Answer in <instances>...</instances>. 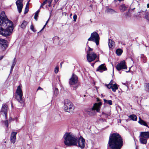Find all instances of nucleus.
I'll use <instances>...</instances> for the list:
<instances>
[{
	"mask_svg": "<svg viewBox=\"0 0 149 149\" xmlns=\"http://www.w3.org/2000/svg\"><path fill=\"white\" fill-rule=\"evenodd\" d=\"M105 11L106 12L108 13L111 14H114L116 12L113 9L108 8H107V9Z\"/></svg>",
	"mask_w": 149,
	"mask_h": 149,
	"instance_id": "obj_20",
	"label": "nucleus"
},
{
	"mask_svg": "<svg viewBox=\"0 0 149 149\" xmlns=\"http://www.w3.org/2000/svg\"><path fill=\"white\" fill-rule=\"evenodd\" d=\"M30 28L31 29L33 32H35L36 31V30L34 28V26L33 24L31 25L30 26Z\"/></svg>",
	"mask_w": 149,
	"mask_h": 149,
	"instance_id": "obj_30",
	"label": "nucleus"
},
{
	"mask_svg": "<svg viewBox=\"0 0 149 149\" xmlns=\"http://www.w3.org/2000/svg\"><path fill=\"white\" fill-rule=\"evenodd\" d=\"M77 16L76 14H75L73 16V18L74 19V22H76V19H77Z\"/></svg>",
	"mask_w": 149,
	"mask_h": 149,
	"instance_id": "obj_35",
	"label": "nucleus"
},
{
	"mask_svg": "<svg viewBox=\"0 0 149 149\" xmlns=\"http://www.w3.org/2000/svg\"><path fill=\"white\" fill-rule=\"evenodd\" d=\"M123 52L122 50L120 49H117L116 51V54L118 56L120 55Z\"/></svg>",
	"mask_w": 149,
	"mask_h": 149,
	"instance_id": "obj_26",
	"label": "nucleus"
},
{
	"mask_svg": "<svg viewBox=\"0 0 149 149\" xmlns=\"http://www.w3.org/2000/svg\"><path fill=\"white\" fill-rule=\"evenodd\" d=\"M4 123L6 127H8V120H6L4 122Z\"/></svg>",
	"mask_w": 149,
	"mask_h": 149,
	"instance_id": "obj_36",
	"label": "nucleus"
},
{
	"mask_svg": "<svg viewBox=\"0 0 149 149\" xmlns=\"http://www.w3.org/2000/svg\"><path fill=\"white\" fill-rule=\"evenodd\" d=\"M13 23L7 18L4 12L0 16V34L4 36L11 35L13 31Z\"/></svg>",
	"mask_w": 149,
	"mask_h": 149,
	"instance_id": "obj_1",
	"label": "nucleus"
},
{
	"mask_svg": "<svg viewBox=\"0 0 149 149\" xmlns=\"http://www.w3.org/2000/svg\"><path fill=\"white\" fill-rule=\"evenodd\" d=\"M46 24H45L44 25V26L43 27V28L40 31H41L42 30H43L45 28V26H46Z\"/></svg>",
	"mask_w": 149,
	"mask_h": 149,
	"instance_id": "obj_41",
	"label": "nucleus"
},
{
	"mask_svg": "<svg viewBox=\"0 0 149 149\" xmlns=\"http://www.w3.org/2000/svg\"><path fill=\"white\" fill-rule=\"evenodd\" d=\"M59 0H54L55 2L56 3Z\"/></svg>",
	"mask_w": 149,
	"mask_h": 149,
	"instance_id": "obj_48",
	"label": "nucleus"
},
{
	"mask_svg": "<svg viewBox=\"0 0 149 149\" xmlns=\"http://www.w3.org/2000/svg\"><path fill=\"white\" fill-rule=\"evenodd\" d=\"M108 144L111 149H120L123 145V140L118 134L113 133L109 136Z\"/></svg>",
	"mask_w": 149,
	"mask_h": 149,
	"instance_id": "obj_2",
	"label": "nucleus"
},
{
	"mask_svg": "<svg viewBox=\"0 0 149 149\" xmlns=\"http://www.w3.org/2000/svg\"><path fill=\"white\" fill-rule=\"evenodd\" d=\"M127 8L124 5H121L119 7V9L121 12H123Z\"/></svg>",
	"mask_w": 149,
	"mask_h": 149,
	"instance_id": "obj_23",
	"label": "nucleus"
},
{
	"mask_svg": "<svg viewBox=\"0 0 149 149\" xmlns=\"http://www.w3.org/2000/svg\"><path fill=\"white\" fill-rule=\"evenodd\" d=\"M48 0H45V1L43 2V3L41 4L40 6V8L42 7L43 6L45 5L46 3L47 2Z\"/></svg>",
	"mask_w": 149,
	"mask_h": 149,
	"instance_id": "obj_34",
	"label": "nucleus"
},
{
	"mask_svg": "<svg viewBox=\"0 0 149 149\" xmlns=\"http://www.w3.org/2000/svg\"><path fill=\"white\" fill-rule=\"evenodd\" d=\"M28 11H29L28 8H27L26 7L25 9V10L24 11V13H25V14L26 13L28 12Z\"/></svg>",
	"mask_w": 149,
	"mask_h": 149,
	"instance_id": "obj_37",
	"label": "nucleus"
},
{
	"mask_svg": "<svg viewBox=\"0 0 149 149\" xmlns=\"http://www.w3.org/2000/svg\"><path fill=\"white\" fill-rule=\"evenodd\" d=\"M63 139L64 144L66 146L77 145V137L71 133H66L63 136Z\"/></svg>",
	"mask_w": 149,
	"mask_h": 149,
	"instance_id": "obj_3",
	"label": "nucleus"
},
{
	"mask_svg": "<svg viewBox=\"0 0 149 149\" xmlns=\"http://www.w3.org/2000/svg\"><path fill=\"white\" fill-rule=\"evenodd\" d=\"M17 132H12L11 134L10 140L11 143L14 144L16 141V135Z\"/></svg>",
	"mask_w": 149,
	"mask_h": 149,
	"instance_id": "obj_15",
	"label": "nucleus"
},
{
	"mask_svg": "<svg viewBox=\"0 0 149 149\" xmlns=\"http://www.w3.org/2000/svg\"><path fill=\"white\" fill-rule=\"evenodd\" d=\"M78 81L77 76L73 73L69 79V84L70 86H73V85L76 84Z\"/></svg>",
	"mask_w": 149,
	"mask_h": 149,
	"instance_id": "obj_10",
	"label": "nucleus"
},
{
	"mask_svg": "<svg viewBox=\"0 0 149 149\" xmlns=\"http://www.w3.org/2000/svg\"><path fill=\"white\" fill-rule=\"evenodd\" d=\"M115 42L109 39V46L110 48H112L114 45Z\"/></svg>",
	"mask_w": 149,
	"mask_h": 149,
	"instance_id": "obj_21",
	"label": "nucleus"
},
{
	"mask_svg": "<svg viewBox=\"0 0 149 149\" xmlns=\"http://www.w3.org/2000/svg\"><path fill=\"white\" fill-rule=\"evenodd\" d=\"M109 89L111 88L112 89V91L113 92H115L116 91V90H117L118 88L117 86V85L116 84H113V85L112 86H110V87H109Z\"/></svg>",
	"mask_w": 149,
	"mask_h": 149,
	"instance_id": "obj_18",
	"label": "nucleus"
},
{
	"mask_svg": "<svg viewBox=\"0 0 149 149\" xmlns=\"http://www.w3.org/2000/svg\"><path fill=\"white\" fill-rule=\"evenodd\" d=\"M53 0H48L47 2L49 3L48 6L50 7L51 6V4Z\"/></svg>",
	"mask_w": 149,
	"mask_h": 149,
	"instance_id": "obj_33",
	"label": "nucleus"
},
{
	"mask_svg": "<svg viewBox=\"0 0 149 149\" xmlns=\"http://www.w3.org/2000/svg\"><path fill=\"white\" fill-rule=\"evenodd\" d=\"M27 24V22L25 21H24L21 25V27L22 29H25Z\"/></svg>",
	"mask_w": 149,
	"mask_h": 149,
	"instance_id": "obj_24",
	"label": "nucleus"
},
{
	"mask_svg": "<svg viewBox=\"0 0 149 149\" xmlns=\"http://www.w3.org/2000/svg\"><path fill=\"white\" fill-rule=\"evenodd\" d=\"M8 106L6 104H3L0 111L1 113L3 115H5L6 118L7 117V113Z\"/></svg>",
	"mask_w": 149,
	"mask_h": 149,
	"instance_id": "obj_14",
	"label": "nucleus"
},
{
	"mask_svg": "<svg viewBox=\"0 0 149 149\" xmlns=\"http://www.w3.org/2000/svg\"><path fill=\"white\" fill-rule=\"evenodd\" d=\"M116 68L117 70L118 71L122 69H126L127 66L126 65L125 62L124 61H121L117 65Z\"/></svg>",
	"mask_w": 149,
	"mask_h": 149,
	"instance_id": "obj_12",
	"label": "nucleus"
},
{
	"mask_svg": "<svg viewBox=\"0 0 149 149\" xmlns=\"http://www.w3.org/2000/svg\"><path fill=\"white\" fill-rule=\"evenodd\" d=\"M62 63V62H61L60 63V65H61V67H62V63Z\"/></svg>",
	"mask_w": 149,
	"mask_h": 149,
	"instance_id": "obj_47",
	"label": "nucleus"
},
{
	"mask_svg": "<svg viewBox=\"0 0 149 149\" xmlns=\"http://www.w3.org/2000/svg\"><path fill=\"white\" fill-rule=\"evenodd\" d=\"M40 12V10H38L35 13V15L34 17V19L36 20H37V18L38 17V14Z\"/></svg>",
	"mask_w": 149,
	"mask_h": 149,
	"instance_id": "obj_29",
	"label": "nucleus"
},
{
	"mask_svg": "<svg viewBox=\"0 0 149 149\" xmlns=\"http://www.w3.org/2000/svg\"><path fill=\"white\" fill-rule=\"evenodd\" d=\"M113 81L112 80H111L110 83L108 84H106L105 86L108 88L109 87H110V86H112L113 85Z\"/></svg>",
	"mask_w": 149,
	"mask_h": 149,
	"instance_id": "obj_28",
	"label": "nucleus"
},
{
	"mask_svg": "<svg viewBox=\"0 0 149 149\" xmlns=\"http://www.w3.org/2000/svg\"><path fill=\"white\" fill-rule=\"evenodd\" d=\"M3 58V56H0V60L1 59Z\"/></svg>",
	"mask_w": 149,
	"mask_h": 149,
	"instance_id": "obj_45",
	"label": "nucleus"
},
{
	"mask_svg": "<svg viewBox=\"0 0 149 149\" xmlns=\"http://www.w3.org/2000/svg\"><path fill=\"white\" fill-rule=\"evenodd\" d=\"M149 138V132H141L140 133L139 141L143 144H146L147 139Z\"/></svg>",
	"mask_w": 149,
	"mask_h": 149,
	"instance_id": "obj_8",
	"label": "nucleus"
},
{
	"mask_svg": "<svg viewBox=\"0 0 149 149\" xmlns=\"http://www.w3.org/2000/svg\"><path fill=\"white\" fill-rule=\"evenodd\" d=\"M102 104V103L100 102L98 103H95L92 108L86 109L87 113L91 116H93L96 113L95 111L97 112H99Z\"/></svg>",
	"mask_w": 149,
	"mask_h": 149,
	"instance_id": "obj_4",
	"label": "nucleus"
},
{
	"mask_svg": "<svg viewBox=\"0 0 149 149\" xmlns=\"http://www.w3.org/2000/svg\"><path fill=\"white\" fill-rule=\"evenodd\" d=\"M146 88L148 89V91H149V83L146 84Z\"/></svg>",
	"mask_w": 149,
	"mask_h": 149,
	"instance_id": "obj_38",
	"label": "nucleus"
},
{
	"mask_svg": "<svg viewBox=\"0 0 149 149\" xmlns=\"http://www.w3.org/2000/svg\"><path fill=\"white\" fill-rule=\"evenodd\" d=\"M29 3V1H28L27 2V4H26V7L27 8H28Z\"/></svg>",
	"mask_w": 149,
	"mask_h": 149,
	"instance_id": "obj_40",
	"label": "nucleus"
},
{
	"mask_svg": "<svg viewBox=\"0 0 149 149\" xmlns=\"http://www.w3.org/2000/svg\"><path fill=\"white\" fill-rule=\"evenodd\" d=\"M54 149H58V148H55Z\"/></svg>",
	"mask_w": 149,
	"mask_h": 149,
	"instance_id": "obj_50",
	"label": "nucleus"
},
{
	"mask_svg": "<svg viewBox=\"0 0 149 149\" xmlns=\"http://www.w3.org/2000/svg\"><path fill=\"white\" fill-rule=\"evenodd\" d=\"M55 93H56L57 94L58 93V89L57 88H55Z\"/></svg>",
	"mask_w": 149,
	"mask_h": 149,
	"instance_id": "obj_39",
	"label": "nucleus"
},
{
	"mask_svg": "<svg viewBox=\"0 0 149 149\" xmlns=\"http://www.w3.org/2000/svg\"><path fill=\"white\" fill-rule=\"evenodd\" d=\"M107 70V68L104 66V64H103L101 65L98 67V68L96 70V71L102 72L103 71H105Z\"/></svg>",
	"mask_w": 149,
	"mask_h": 149,
	"instance_id": "obj_16",
	"label": "nucleus"
},
{
	"mask_svg": "<svg viewBox=\"0 0 149 149\" xmlns=\"http://www.w3.org/2000/svg\"><path fill=\"white\" fill-rule=\"evenodd\" d=\"M0 42V44L1 45V48L3 50H4L7 47V41L2 39H1Z\"/></svg>",
	"mask_w": 149,
	"mask_h": 149,
	"instance_id": "obj_17",
	"label": "nucleus"
},
{
	"mask_svg": "<svg viewBox=\"0 0 149 149\" xmlns=\"http://www.w3.org/2000/svg\"><path fill=\"white\" fill-rule=\"evenodd\" d=\"M72 15V14H71L70 15V16L71 17Z\"/></svg>",
	"mask_w": 149,
	"mask_h": 149,
	"instance_id": "obj_51",
	"label": "nucleus"
},
{
	"mask_svg": "<svg viewBox=\"0 0 149 149\" xmlns=\"http://www.w3.org/2000/svg\"><path fill=\"white\" fill-rule=\"evenodd\" d=\"M63 107L64 110L68 112L72 111L74 109L73 104L68 99H65L64 100Z\"/></svg>",
	"mask_w": 149,
	"mask_h": 149,
	"instance_id": "obj_7",
	"label": "nucleus"
},
{
	"mask_svg": "<svg viewBox=\"0 0 149 149\" xmlns=\"http://www.w3.org/2000/svg\"><path fill=\"white\" fill-rule=\"evenodd\" d=\"M88 47V50L86 51V58L88 61L91 62L94 61L97 57V54L93 52V49L90 47L88 45H87Z\"/></svg>",
	"mask_w": 149,
	"mask_h": 149,
	"instance_id": "obj_5",
	"label": "nucleus"
},
{
	"mask_svg": "<svg viewBox=\"0 0 149 149\" xmlns=\"http://www.w3.org/2000/svg\"><path fill=\"white\" fill-rule=\"evenodd\" d=\"M130 68H129V70L128 71H126V72H130Z\"/></svg>",
	"mask_w": 149,
	"mask_h": 149,
	"instance_id": "obj_49",
	"label": "nucleus"
},
{
	"mask_svg": "<svg viewBox=\"0 0 149 149\" xmlns=\"http://www.w3.org/2000/svg\"><path fill=\"white\" fill-rule=\"evenodd\" d=\"M21 87V85H19L17 87L16 91V95L15 96V98L20 103L22 104L24 102V100L22 97L23 93Z\"/></svg>",
	"mask_w": 149,
	"mask_h": 149,
	"instance_id": "obj_6",
	"label": "nucleus"
},
{
	"mask_svg": "<svg viewBox=\"0 0 149 149\" xmlns=\"http://www.w3.org/2000/svg\"><path fill=\"white\" fill-rule=\"evenodd\" d=\"M138 123L141 125H143L147 127H148V125H147L146 122L141 119L140 118H139V120Z\"/></svg>",
	"mask_w": 149,
	"mask_h": 149,
	"instance_id": "obj_19",
	"label": "nucleus"
},
{
	"mask_svg": "<svg viewBox=\"0 0 149 149\" xmlns=\"http://www.w3.org/2000/svg\"><path fill=\"white\" fill-rule=\"evenodd\" d=\"M147 7L148 8H149V4H147Z\"/></svg>",
	"mask_w": 149,
	"mask_h": 149,
	"instance_id": "obj_46",
	"label": "nucleus"
},
{
	"mask_svg": "<svg viewBox=\"0 0 149 149\" xmlns=\"http://www.w3.org/2000/svg\"><path fill=\"white\" fill-rule=\"evenodd\" d=\"M149 13L148 12H146L145 13V17L147 20H148Z\"/></svg>",
	"mask_w": 149,
	"mask_h": 149,
	"instance_id": "obj_31",
	"label": "nucleus"
},
{
	"mask_svg": "<svg viewBox=\"0 0 149 149\" xmlns=\"http://www.w3.org/2000/svg\"><path fill=\"white\" fill-rule=\"evenodd\" d=\"M23 0H17L16 2L18 11L19 13L21 12L23 7Z\"/></svg>",
	"mask_w": 149,
	"mask_h": 149,
	"instance_id": "obj_13",
	"label": "nucleus"
},
{
	"mask_svg": "<svg viewBox=\"0 0 149 149\" xmlns=\"http://www.w3.org/2000/svg\"><path fill=\"white\" fill-rule=\"evenodd\" d=\"M104 101L105 104H107L110 105H111L112 104V101L111 100H107L105 99H104Z\"/></svg>",
	"mask_w": 149,
	"mask_h": 149,
	"instance_id": "obj_27",
	"label": "nucleus"
},
{
	"mask_svg": "<svg viewBox=\"0 0 149 149\" xmlns=\"http://www.w3.org/2000/svg\"><path fill=\"white\" fill-rule=\"evenodd\" d=\"M118 1H121L122 0H118Z\"/></svg>",
	"mask_w": 149,
	"mask_h": 149,
	"instance_id": "obj_52",
	"label": "nucleus"
},
{
	"mask_svg": "<svg viewBox=\"0 0 149 149\" xmlns=\"http://www.w3.org/2000/svg\"><path fill=\"white\" fill-rule=\"evenodd\" d=\"M129 117L133 121H136L137 120V117L134 114L130 115L129 116Z\"/></svg>",
	"mask_w": 149,
	"mask_h": 149,
	"instance_id": "obj_22",
	"label": "nucleus"
},
{
	"mask_svg": "<svg viewBox=\"0 0 149 149\" xmlns=\"http://www.w3.org/2000/svg\"><path fill=\"white\" fill-rule=\"evenodd\" d=\"M100 37L99 34L96 32L91 33L90 37L88 39V41H91L95 42L97 45L99 43Z\"/></svg>",
	"mask_w": 149,
	"mask_h": 149,
	"instance_id": "obj_9",
	"label": "nucleus"
},
{
	"mask_svg": "<svg viewBox=\"0 0 149 149\" xmlns=\"http://www.w3.org/2000/svg\"><path fill=\"white\" fill-rule=\"evenodd\" d=\"M42 90L43 89L42 88H41V87H39L37 89V90Z\"/></svg>",
	"mask_w": 149,
	"mask_h": 149,
	"instance_id": "obj_42",
	"label": "nucleus"
},
{
	"mask_svg": "<svg viewBox=\"0 0 149 149\" xmlns=\"http://www.w3.org/2000/svg\"><path fill=\"white\" fill-rule=\"evenodd\" d=\"M78 86H75L74 87L73 89L74 90H76V89L77 88V87Z\"/></svg>",
	"mask_w": 149,
	"mask_h": 149,
	"instance_id": "obj_43",
	"label": "nucleus"
},
{
	"mask_svg": "<svg viewBox=\"0 0 149 149\" xmlns=\"http://www.w3.org/2000/svg\"><path fill=\"white\" fill-rule=\"evenodd\" d=\"M16 63V59L15 58L13 60V62L11 66V69H10V72L12 71L13 70V68Z\"/></svg>",
	"mask_w": 149,
	"mask_h": 149,
	"instance_id": "obj_25",
	"label": "nucleus"
},
{
	"mask_svg": "<svg viewBox=\"0 0 149 149\" xmlns=\"http://www.w3.org/2000/svg\"><path fill=\"white\" fill-rule=\"evenodd\" d=\"M58 71V67H56L55 68L54 72L55 73H57Z\"/></svg>",
	"mask_w": 149,
	"mask_h": 149,
	"instance_id": "obj_32",
	"label": "nucleus"
},
{
	"mask_svg": "<svg viewBox=\"0 0 149 149\" xmlns=\"http://www.w3.org/2000/svg\"><path fill=\"white\" fill-rule=\"evenodd\" d=\"M85 140L82 136H80L78 139L77 138V145H75V146H77L82 149L85 147Z\"/></svg>",
	"mask_w": 149,
	"mask_h": 149,
	"instance_id": "obj_11",
	"label": "nucleus"
},
{
	"mask_svg": "<svg viewBox=\"0 0 149 149\" xmlns=\"http://www.w3.org/2000/svg\"><path fill=\"white\" fill-rule=\"evenodd\" d=\"M49 18L48 19V20L46 22V24H45L46 25H47V24L48 22V21H49Z\"/></svg>",
	"mask_w": 149,
	"mask_h": 149,
	"instance_id": "obj_44",
	"label": "nucleus"
}]
</instances>
